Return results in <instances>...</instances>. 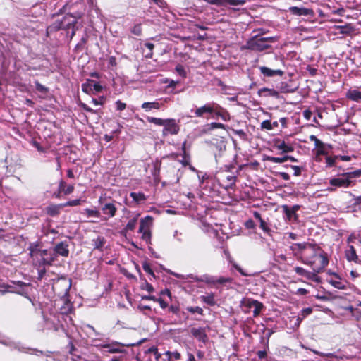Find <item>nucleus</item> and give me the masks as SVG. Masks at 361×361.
<instances>
[{
	"instance_id": "59",
	"label": "nucleus",
	"mask_w": 361,
	"mask_h": 361,
	"mask_svg": "<svg viewBox=\"0 0 361 361\" xmlns=\"http://www.w3.org/2000/svg\"><path fill=\"white\" fill-rule=\"evenodd\" d=\"M155 302H158L162 309H166L168 307V303L161 298H157Z\"/></svg>"
},
{
	"instance_id": "22",
	"label": "nucleus",
	"mask_w": 361,
	"mask_h": 361,
	"mask_svg": "<svg viewBox=\"0 0 361 361\" xmlns=\"http://www.w3.org/2000/svg\"><path fill=\"white\" fill-rule=\"evenodd\" d=\"M162 104L157 101L154 102H146L142 103L141 107L146 112L150 111L152 109L159 110L161 107Z\"/></svg>"
},
{
	"instance_id": "41",
	"label": "nucleus",
	"mask_w": 361,
	"mask_h": 361,
	"mask_svg": "<svg viewBox=\"0 0 361 361\" xmlns=\"http://www.w3.org/2000/svg\"><path fill=\"white\" fill-rule=\"evenodd\" d=\"M142 269L143 270L149 274V275H151L152 277L155 278V274L153 271V270L151 268V266H150V264L149 262H147V261H145L143 263H142Z\"/></svg>"
},
{
	"instance_id": "29",
	"label": "nucleus",
	"mask_w": 361,
	"mask_h": 361,
	"mask_svg": "<svg viewBox=\"0 0 361 361\" xmlns=\"http://www.w3.org/2000/svg\"><path fill=\"white\" fill-rule=\"evenodd\" d=\"M92 242H93L94 249L99 250L102 251L106 240L104 237L99 235L97 238L93 239Z\"/></svg>"
},
{
	"instance_id": "52",
	"label": "nucleus",
	"mask_w": 361,
	"mask_h": 361,
	"mask_svg": "<svg viewBox=\"0 0 361 361\" xmlns=\"http://www.w3.org/2000/svg\"><path fill=\"white\" fill-rule=\"evenodd\" d=\"M353 205L355 207H357L358 210L361 211V195L360 196H354Z\"/></svg>"
},
{
	"instance_id": "27",
	"label": "nucleus",
	"mask_w": 361,
	"mask_h": 361,
	"mask_svg": "<svg viewBox=\"0 0 361 361\" xmlns=\"http://www.w3.org/2000/svg\"><path fill=\"white\" fill-rule=\"evenodd\" d=\"M169 312H171L172 314H173L176 316H178L179 317H183L185 319H188V316L186 314V313L184 311L180 312L179 305H170L169 307Z\"/></svg>"
},
{
	"instance_id": "10",
	"label": "nucleus",
	"mask_w": 361,
	"mask_h": 361,
	"mask_svg": "<svg viewBox=\"0 0 361 361\" xmlns=\"http://www.w3.org/2000/svg\"><path fill=\"white\" fill-rule=\"evenodd\" d=\"M217 180L223 188L228 190L235 186L237 176L233 174H230L227 171H222L219 173Z\"/></svg>"
},
{
	"instance_id": "46",
	"label": "nucleus",
	"mask_w": 361,
	"mask_h": 361,
	"mask_svg": "<svg viewBox=\"0 0 361 361\" xmlns=\"http://www.w3.org/2000/svg\"><path fill=\"white\" fill-rule=\"evenodd\" d=\"M233 281V279L231 277L221 276L216 279V283L225 284L231 283Z\"/></svg>"
},
{
	"instance_id": "5",
	"label": "nucleus",
	"mask_w": 361,
	"mask_h": 361,
	"mask_svg": "<svg viewBox=\"0 0 361 361\" xmlns=\"http://www.w3.org/2000/svg\"><path fill=\"white\" fill-rule=\"evenodd\" d=\"M147 120L148 122L151 123H154L159 126H164V135H177L180 131V126L178 125L175 119H162L159 118L147 116Z\"/></svg>"
},
{
	"instance_id": "24",
	"label": "nucleus",
	"mask_w": 361,
	"mask_h": 361,
	"mask_svg": "<svg viewBox=\"0 0 361 361\" xmlns=\"http://www.w3.org/2000/svg\"><path fill=\"white\" fill-rule=\"evenodd\" d=\"M186 144H187V142L185 141L182 144V147H181V150L183 152V154H182L183 159L180 161V163L184 166L189 165L190 163V153L187 152Z\"/></svg>"
},
{
	"instance_id": "16",
	"label": "nucleus",
	"mask_w": 361,
	"mask_h": 361,
	"mask_svg": "<svg viewBox=\"0 0 361 361\" xmlns=\"http://www.w3.org/2000/svg\"><path fill=\"white\" fill-rule=\"evenodd\" d=\"M115 201L104 202L102 206V211L104 214L108 215L109 218L114 217L117 212V207L114 204Z\"/></svg>"
},
{
	"instance_id": "45",
	"label": "nucleus",
	"mask_w": 361,
	"mask_h": 361,
	"mask_svg": "<svg viewBox=\"0 0 361 361\" xmlns=\"http://www.w3.org/2000/svg\"><path fill=\"white\" fill-rule=\"evenodd\" d=\"M176 71L180 76H181L183 78L187 77V73L185 71V69L184 66H182L181 64H178L176 66Z\"/></svg>"
},
{
	"instance_id": "39",
	"label": "nucleus",
	"mask_w": 361,
	"mask_h": 361,
	"mask_svg": "<svg viewBox=\"0 0 361 361\" xmlns=\"http://www.w3.org/2000/svg\"><path fill=\"white\" fill-rule=\"evenodd\" d=\"M85 213L88 217L92 216V217H97L99 218L101 216L100 212L98 210L96 209H92L90 208L85 209Z\"/></svg>"
},
{
	"instance_id": "44",
	"label": "nucleus",
	"mask_w": 361,
	"mask_h": 361,
	"mask_svg": "<svg viewBox=\"0 0 361 361\" xmlns=\"http://www.w3.org/2000/svg\"><path fill=\"white\" fill-rule=\"evenodd\" d=\"M267 349H269V341H268V340L267 341V342L265 343V349L263 350H259L257 353V355L259 359L262 360V359H264V358L267 357Z\"/></svg>"
},
{
	"instance_id": "49",
	"label": "nucleus",
	"mask_w": 361,
	"mask_h": 361,
	"mask_svg": "<svg viewBox=\"0 0 361 361\" xmlns=\"http://www.w3.org/2000/svg\"><path fill=\"white\" fill-rule=\"evenodd\" d=\"M216 128L225 129L226 126L221 123L212 122L209 124L208 130H214Z\"/></svg>"
},
{
	"instance_id": "47",
	"label": "nucleus",
	"mask_w": 361,
	"mask_h": 361,
	"mask_svg": "<svg viewBox=\"0 0 361 361\" xmlns=\"http://www.w3.org/2000/svg\"><path fill=\"white\" fill-rule=\"evenodd\" d=\"M35 88L38 92H42V93H47L48 92L49 89L47 87H46L45 86H44L43 85H42L39 81H35Z\"/></svg>"
},
{
	"instance_id": "36",
	"label": "nucleus",
	"mask_w": 361,
	"mask_h": 361,
	"mask_svg": "<svg viewBox=\"0 0 361 361\" xmlns=\"http://www.w3.org/2000/svg\"><path fill=\"white\" fill-rule=\"evenodd\" d=\"M264 160H267V161H271L273 163L281 164V163H283V162L286 161L287 157H286V155L281 157L267 156V157H266Z\"/></svg>"
},
{
	"instance_id": "30",
	"label": "nucleus",
	"mask_w": 361,
	"mask_h": 361,
	"mask_svg": "<svg viewBox=\"0 0 361 361\" xmlns=\"http://www.w3.org/2000/svg\"><path fill=\"white\" fill-rule=\"evenodd\" d=\"M164 355L167 357L168 361H178L181 359V354L178 351L171 352L167 350Z\"/></svg>"
},
{
	"instance_id": "48",
	"label": "nucleus",
	"mask_w": 361,
	"mask_h": 361,
	"mask_svg": "<svg viewBox=\"0 0 361 361\" xmlns=\"http://www.w3.org/2000/svg\"><path fill=\"white\" fill-rule=\"evenodd\" d=\"M246 3V0H226V6H238L244 5Z\"/></svg>"
},
{
	"instance_id": "56",
	"label": "nucleus",
	"mask_w": 361,
	"mask_h": 361,
	"mask_svg": "<svg viewBox=\"0 0 361 361\" xmlns=\"http://www.w3.org/2000/svg\"><path fill=\"white\" fill-rule=\"evenodd\" d=\"M233 132L235 135H238L241 139L245 140L247 137L246 133L242 129L240 130H233Z\"/></svg>"
},
{
	"instance_id": "15",
	"label": "nucleus",
	"mask_w": 361,
	"mask_h": 361,
	"mask_svg": "<svg viewBox=\"0 0 361 361\" xmlns=\"http://www.w3.org/2000/svg\"><path fill=\"white\" fill-rule=\"evenodd\" d=\"M289 11L292 15L297 16H310L312 17L314 15V12L312 8H299L298 6H291L289 8Z\"/></svg>"
},
{
	"instance_id": "61",
	"label": "nucleus",
	"mask_w": 361,
	"mask_h": 361,
	"mask_svg": "<svg viewBox=\"0 0 361 361\" xmlns=\"http://www.w3.org/2000/svg\"><path fill=\"white\" fill-rule=\"evenodd\" d=\"M294 170V176H299L301 175L302 168L298 166L291 165L290 166Z\"/></svg>"
},
{
	"instance_id": "17",
	"label": "nucleus",
	"mask_w": 361,
	"mask_h": 361,
	"mask_svg": "<svg viewBox=\"0 0 361 361\" xmlns=\"http://www.w3.org/2000/svg\"><path fill=\"white\" fill-rule=\"evenodd\" d=\"M261 73L267 78H272L275 76H283L284 75V71L280 69H271L267 66H260L259 68Z\"/></svg>"
},
{
	"instance_id": "13",
	"label": "nucleus",
	"mask_w": 361,
	"mask_h": 361,
	"mask_svg": "<svg viewBox=\"0 0 361 361\" xmlns=\"http://www.w3.org/2000/svg\"><path fill=\"white\" fill-rule=\"evenodd\" d=\"M294 271L298 275L303 276L307 280H310L317 283L321 282V279L318 276V274H320L321 272H316L314 271H309L301 267H295L294 268Z\"/></svg>"
},
{
	"instance_id": "18",
	"label": "nucleus",
	"mask_w": 361,
	"mask_h": 361,
	"mask_svg": "<svg viewBox=\"0 0 361 361\" xmlns=\"http://www.w3.org/2000/svg\"><path fill=\"white\" fill-rule=\"evenodd\" d=\"M274 142V147L277 149L281 150L283 153H288L294 151V147L291 145H287L284 140L276 139Z\"/></svg>"
},
{
	"instance_id": "62",
	"label": "nucleus",
	"mask_w": 361,
	"mask_h": 361,
	"mask_svg": "<svg viewBox=\"0 0 361 361\" xmlns=\"http://www.w3.org/2000/svg\"><path fill=\"white\" fill-rule=\"evenodd\" d=\"M80 106L81 108L85 110L87 112L91 113V114H95L96 111L92 109V108L89 107L85 103H80Z\"/></svg>"
},
{
	"instance_id": "53",
	"label": "nucleus",
	"mask_w": 361,
	"mask_h": 361,
	"mask_svg": "<svg viewBox=\"0 0 361 361\" xmlns=\"http://www.w3.org/2000/svg\"><path fill=\"white\" fill-rule=\"evenodd\" d=\"M261 128L271 130H272L271 122L270 120H265L261 123Z\"/></svg>"
},
{
	"instance_id": "33",
	"label": "nucleus",
	"mask_w": 361,
	"mask_h": 361,
	"mask_svg": "<svg viewBox=\"0 0 361 361\" xmlns=\"http://www.w3.org/2000/svg\"><path fill=\"white\" fill-rule=\"evenodd\" d=\"M185 310L192 314H197L202 317L204 315L203 309L199 306H188L185 307Z\"/></svg>"
},
{
	"instance_id": "50",
	"label": "nucleus",
	"mask_w": 361,
	"mask_h": 361,
	"mask_svg": "<svg viewBox=\"0 0 361 361\" xmlns=\"http://www.w3.org/2000/svg\"><path fill=\"white\" fill-rule=\"evenodd\" d=\"M81 204V200L80 199L69 200L66 203L63 204V207H74L78 206Z\"/></svg>"
},
{
	"instance_id": "38",
	"label": "nucleus",
	"mask_w": 361,
	"mask_h": 361,
	"mask_svg": "<svg viewBox=\"0 0 361 361\" xmlns=\"http://www.w3.org/2000/svg\"><path fill=\"white\" fill-rule=\"evenodd\" d=\"M143 282L140 286V288L142 290H146L149 293H152L154 291V287L152 285L147 282V281L145 279H142Z\"/></svg>"
},
{
	"instance_id": "32",
	"label": "nucleus",
	"mask_w": 361,
	"mask_h": 361,
	"mask_svg": "<svg viewBox=\"0 0 361 361\" xmlns=\"http://www.w3.org/2000/svg\"><path fill=\"white\" fill-rule=\"evenodd\" d=\"M63 204L61 205H50L47 207V214L51 216H56L59 214L60 209L63 207Z\"/></svg>"
},
{
	"instance_id": "42",
	"label": "nucleus",
	"mask_w": 361,
	"mask_h": 361,
	"mask_svg": "<svg viewBox=\"0 0 361 361\" xmlns=\"http://www.w3.org/2000/svg\"><path fill=\"white\" fill-rule=\"evenodd\" d=\"M130 32L136 35V36H140L142 33V29L141 24H136L130 30Z\"/></svg>"
},
{
	"instance_id": "25",
	"label": "nucleus",
	"mask_w": 361,
	"mask_h": 361,
	"mask_svg": "<svg viewBox=\"0 0 361 361\" xmlns=\"http://www.w3.org/2000/svg\"><path fill=\"white\" fill-rule=\"evenodd\" d=\"M345 96H346V98H348V99H350L351 101H354V102H357L361 101V92L357 90L350 89L346 92Z\"/></svg>"
},
{
	"instance_id": "4",
	"label": "nucleus",
	"mask_w": 361,
	"mask_h": 361,
	"mask_svg": "<svg viewBox=\"0 0 361 361\" xmlns=\"http://www.w3.org/2000/svg\"><path fill=\"white\" fill-rule=\"evenodd\" d=\"M78 20L65 14L60 20H56L54 23L53 27L56 31L61 30L66 31L67 35H68L69 31L71 30L70 39H72L78 30Z\"/></svg>"
},
{
	"instance_id": "57",
	"label": "nucleus",
	"mask_w": 361,
	"mask_h": 361,
	"mask_svg": "<svg viewBox=\"0 0 361 361\" xmlns=\"http://www.w3.org/2000/svg\"><path fill=\"white\" fill-rule=\"evenodd\" d=\"M87 35H85V37H82L80 42L78 43L75 49H82L83 46L87 43Z\"/></svg>"
},
{
	"instance_id": "26",
	"label": "nucleus",
	"mask_w": 361,
	"mask_h": 361,
	"mask_svg": "<svg viewBox=\"0 0 361 361\" xmlns=\"http://www.w3.org/2000/svg\"><path fill=\"white\" fill-rule=\"evenodd\" d=\"M137 221V217H134L130 219L126 224V226L123 228L121 233L122 235H126L128 231H133L136 227Z\"/></svg>"
},
{
	"instance_id": "3",
	"label": "nucleus",
	"mask_w": 361,
	"mask_h": 361,
	"mask_svg": "<svg viewBox=\"0 0 361 361\" xmlns=\"http://www.w3.org/2000/svg\"><path fill=\"white\" fill-rule=\"evenodd\" d=\"M361 176V169L342 173L341 177L330 179L329 184L336 188H348L355 185L354 178Z\"/></svg>"
},
{
	"instance_id": "7",
	"label": "nucleus",
	"mask_w": 361,
	"mask_h": 361,
	"mask_svg": "<svg viewBox=\"0 0 361 361\" xmlns=\"http://www.w3.org/2000/svg\"><path fill=\"white\" fill-rule=\"evenodd\" d=\"M58 255L64 257H68L69 249L68 244L66 242H60L57 243L54 247V254L51 255L50 258H43V264L51 265L52 262L56 259Z\"/></svg>"
},
{
	"instance_id": "31",
	"label": "nucleus",
	"mask_w": 361,
	"mask_h": 361,
	"mask_svg": "<svg viewBox=\"0 0 361 361\" xmlns=\"http://www.w3.org/2000/svg\"><path fill=\"white\" fill-rule=\"evenodd\" d=\"M66 186V183L63 180H60L59 183V188L57 191L53 193V197L57 199L61 198V194L63 193L65 195V188Z\"/></svg>"
},
{
	"instance_id": "21",
	"label": "nucleus",
	"mask_w": 361,
	"mask_h": 361,
	"mask_svg": "<svg viewBox=\"0 0 361 361\" xmlns=\"http://www.w3.org/2000/svg\"><path fill=\"white\" fill-rule=\"evenodd\" d=\"M92 86L93 89L97 92H99L102 90V86L99 82H96L92 80H87V82L82 85V90L83 92H87V86Z\"/></svg>"
},
{
	"instance_id": "55",
	"label": "nucleus",
	"mask_w": 361,
	"mask_h": 361,
	"mask_svg": "<svg viewBox=\"0 0 361 361\" xmlns=\"http://www.w3.org/2000/svg\"><path fill=\"white\" fill-rule=\"evenodd\" d=\"M104 348H108L107 351L109 353H121L122 352V350H121L119 348H117L111 347L109 345H104Z\"/></svg>"
},
{
	"instance_id": "14",
	"label": "nucleus",
	"mask_w": 361,
	"mask_h": 361,
	"mask_svg": "<svg viewBox=\"0 0 361 361\" xmlns=\"http://www.w3.org/2000/svg\"><path fill=\"white\" fill-rule=\"evenodd\" d=\"M245 306L248 308L254 307L253 317H258L264 308V305L262 302L252 299H247L245 300Z\"/></svg>"
},
{
	"instance_id": "43",
	"label": "nucleus",
	"mask_w": 361,
	"mask_h": 361,
	"mask_svg": "<svg viewBox=\"0 0 361 361\" xmlns=\"http://www.w3.org/2000/svg\"><path fill=\"white\" fill-rule=\"evenodd\" d=\"M145 47L147 48L148 50H149V53H146L145 54V57L146 58H152V56H153V49L154 48V44L151 43V42H147L145 44Z\"/></svg>"
},
{
	"instance_id": "23",
	"label": "nucleus",
	"mask_w": 361,
	"mask_h": 361,
	"mask_svg": "<svg viewBox=\"0 0 361 361\" xmlns=\"http://www.w3.org/2000/svg\"><path fill=\"white\" fill-rule=\"evenodd\" d=\"M345 257L349 262H357L359 260L355 248L353 245L348 246V250L345 251Z\"/></svg>"
},
{
	"instance_id": "12",
	"label": "nucleus",
	"mask_w": 361,
	"mask_h": 361,
	"mask_svg": "<svg viewBox=\"0 0 361 361\" xmlns=\"http://www.w3.org/2000/svg\"><path fill=\"white\" fill-rule=\"evenodd\" d=\"M300 207L299 204H295L293 207L283 204L281 207L283 213L286 216L287 220L291 223H298L299 221L297 212L300 210Z\"/></svg>"
},
{
	"instance_id": "35",
	"label": "nucleus",
	"mask_w": 361,
	"mask_h": 361,
	"mask_svg": "<svg viewBox=\"0 0 361 361\" xmlns=\"http://www.w3.org/2000/svg\"><path fill=\"white\" fill-rule=\"evenodd\" d=\"M212 145L216 147V149L217 150H219V152H221L223 150H225L226 149V142L224 140H218V139H214L213 140V142H212Z\"/></svg>"
},
{
	"instance_id": "54",
	"label": "nucleus",
	"mask_w": 361,
	"mask_h": 361,
	"mask_svg": "<svg viewBox=\"0 0 361 361\" xmlns=\"http://www.w3.org/2000/svg\"><path fill=\"white\" fill-rule=\"evenodd\" d=\"M116 110L117 111H123L126 108V104L121 102V100H117L115 102Z\"/></svg>"
},
{
	"instance_id": "63",
	"label": "nucleus",
	"mask_w": 361,
	"mask_h": 361,
	"mask_svg": "<svg viewBox=\"0 0 361 361\" xmlns=\"http://www.w3.org/2000/svg\"><path fill=\"white\" fill-rule=\"evenodd\" d=\"M233 266L242 276H247L250 275L249 274L244 271V270L237 264L235 263L233 264Z\"/></svg>"
},
{
	"instance_id": "2",
	"label": "nucleus",
	"mask_w": 361,
	"mask_h": 361,
	"mask_svg": "<svg viewBox=\"0 0 361 361\" xmlns=\"http://www.w3.org/2000/svg\"><path fill=\"white\" fill-rule=\"evenodd\" d=\"M194 114V117L206 119H219L221 118L224 121L230 120L228 111L221 106L219 104L212 102H207L204 105L197 107L195 110H191Z\"/></svg>"
},
{
	"instance_id": "40",
	"label": "nucleus",
	"mask_w": 361,
	"mask_h": 361,
	"mask_svg": "<svg viewBox=\"0 0 361 361\" xmlns=\"http://www.w3.org/2000/svg\"><path fill=\"white\" fill-rule=\"evenodd\" d=\"M338 159V156H327L326 157V163L327 167H332L335 166L336 159Z\"/></svg>"
},
{
	"instance_id": "8",
	"label": "nucleus",
	"mask_w": 361,
	"mask_h": 361,
	"mask_svg": "<svg viewBox=\"0 0 361 361\" xmlns=\"http://www.w3.org/2000/svg\"><path fill=\"white\" fill-rule=\"evenodd\" d=\"M80 6H82V4L68 2L59 10V13L66 14L78 20L84 16V10L78 8Z\"/></svg>"
},
{
	"instance_id": "58",
	"label": "nucleus",
	"mask_w": 361,
	"mask_h": 361,
	"mask_svg": "<svg viewBox=\"0 0 361 361\" xmlns=\"http://www.w3.org/2000/svg\"><path fill=\"white\" fill-rule=\"evenodd\" d=\"M211 4H215L218 6H226V0H206Z\"/></svg>"
},
{
	"instance_id": "34",
	"label": "nucleus",
	"mask_w": 361,
	"mask_h": 361,
	"mask_svg": "<svg viewBox=\"0 0 361 361\" xmlns=\"http://www.w3.org/2000/svg\"><path fill=\"white\" fill-rule=\"evenodd\" d=\"M130 196L136 203H140L146 200V196L143 192H132L130 193Z\"/></svg>"
},
{
	"instance_id": "9",
	"label": "nucleus",
	"mask_w": 361,
	"mask_h": 361,
	"mask_svg": "<svg viewBox=\"0 0 361 361\" xmlns=\"http://www.w3.org/2000/svg\"><path fill=\"white\" fill-rule=\"evenodd\" d=\"M153 218L151 216H147L140 220L138 233L142 234L141 238L147 244H151L152 232L150 226L152 224Z\"/></svg>"
},
{
	"instance_id": "28",
	"label": "nucleus",
	"mask_w": 361,
	"mask_h": 361,
	"mask_svg": "<svg viewBox=\"0 0 361 361\" xmlns=\"http://www.w3.org/2000/svg\"><path fill=\"white\" fill-rule=\"evenodd\" d=\"M200 300L210 306H214L216 304L215 300V296L213 293L208 294L207 295H201Z\"/></svg>"
},
{
	"instance_id": "51",
	"label": "nucleus",
	"mask_w": 361,
	"mask_h": 361,
	"mask_svg": "<svg viewBox=\"0 0 361 361\" xmlns=\"http://www.w3.org/2000/svg\"><path fill=\"white\" fill-rule=\"evenodd\" d=\"M312 313V307H306L302 309L300 314L301 315V319H305L306 317L309 316Z\"/></svg>"
},
{
	"instance_id": "37",
	"label": "nucleus",
	"mask_w": 361,
	"mask_h": 361,
	"mask_svg": "<svg viewBox=\"0 0 361 361\" xmlns=\"http://www.w3.org/2000/svg\"><path fill=\"white\" fill-rule=\"evenodd\" d=\"M314 145L317 148V155L327 154L326 151L324 149V144L321 140L317 142Z\"/></svg>"
},
{
	"instance_id": "20",
	"label": "nucleus",
	"mask_w": 361,
	"mask_h": 361,
	"mask_svg": "<svg viewBox=\"0 0 361 361\" xmlns=\"http://www.w3.org/2000/svg\"><path fill=\"white\" fill-rule=\"evenodd\" d=\"M258 94L260 97H272L275 98L279 97V93L274 89L263 87L258 90Z\"/></svg>"
},
{
	"instance_id": "11",
	"label": "nucleus",
	"mask_w": 361,
	"mask_h": 361,
	"mask_svg": "<svg viewBox=\"0 0 361 361\" xmlns=\"http://www.w3.org/2000/svg\"><path fill=\"white\" fill-rule=\"evenodd\" d=\"M210 330V327L207 326L205 327H192L190 329L191 335L199 342L206 344L209 341L207 331Z\"/></svg>"
},
{
	"instance_id": "19",
	"label": "nucleus",
	"mask_w": 361,
	"mask_h": 361,
	"mask_svg": "<svg viewBox=\"0 0 361 361\" xmlns=\"http://www.w3.org/2000/svg\"><path fill=\"white\" fill-rule=\"evenodd\" d=\"M254 217L257 219L259 222V228L267 234L270 235L271 229L269 228L268 224L262 218L261 214L255 211L253 212Z\"/></svg>"
},
{
	"instance_id": "64",
	"label": "nucleus",
	"mask_w": 361,
	"mask_h": 361,
	"mask_svg": "<svg viewBox=\"0 0 361 361\" xmlns=\"http://www.w3.org/2000/svg\"><path fill=\"white\" fill-rule=\"evenodd\" d=\"M245 226L248 229H253L255 228V224L252 219H248L245 222Z\"/></svg>"
},
{
	"instance_id": "6",
	"label": "nucleus",
	"mask_w": 361,
	"mask_h": 361,
	"mask_svg": "<svg viewBox=\"0 0 361 361\" xmlns=\"http://www.w3.org/2000/svg\"><path fill=\"white\" fill-rule=\"evenodd\" d=\"M259 35L252 37L250 39H248L246 42L245 49L262 51L266 50L270 47L267 42H274V37H261L259 38Z\"/></svg>"
},
{
	"instance_id": "60",
	"label": "nucleus",
	"mask_w": 361,
	"mask_h": 361,
	"mask_svg": "<svg viewBox=\"0 0 361 361\" xmlns=\"http://www.w3.org/2000/svg\"><path fill=\"white\" fill-rule=\"evenodd\" d=\"M154 350L155 351L156 361H168L167 357H166L164 355H161V354L158 353L157 348H155Z\"/></svg>"
},
{
	"instance_id": "1",
	"label": "nucleus",
	"mask_w": 361,
	"mask_h": 361,
	"mask_svg": "<svg viewBox=\"0 0 361 361\" xmlns=\"http://www.w3.org/2000/svg\"><path fill=\"white\" fill-rule=\"evenodd\" d=\"M289 248L298 260L310 266L312 271L323 272L329 264L327 253L317 243H294Z\"/></svg>"
}]
</instances>
